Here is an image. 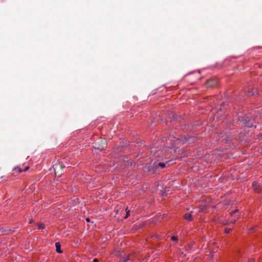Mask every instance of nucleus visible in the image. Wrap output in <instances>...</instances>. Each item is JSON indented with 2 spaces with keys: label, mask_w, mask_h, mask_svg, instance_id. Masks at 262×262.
<instances>
[{
  "label": "nucleus",
  "mask_w": 262,
  "mask_h": 262,
  "mask_svg": "<svg viewBox=\"0 0 262 262\" xmlns=\"http://www.w3.org/2000/svg\"><path fill=\"white\" fill-rule=\"evenodd\" d=\"M107 146V141L104 138H100L96 140L94 143V147L100 150H104Z\"/></svg>",
  "instance_id": "f257e3e1"
},
{
  "label": "nucleus",
  "mask_w": 262,
  "mask_h": 262,
  "mask_svg": "<svg viewBox=\"0 0 262 262\" xmlns=\"http://www.w3.org/2000/svg\"><path fill=\"white\" fill-rule=\"evenodd\" d=\"M251 117H252L250 116V118ZM239 120L242 122V125L244 127H250L253 126V123L251 122L249 116H239Z\"/></svg>",
  "instance_id": "f03ea898"
},
{
  "label": "nucleus",
  "mask_w": 262,
  "mask_h": 262,
  "mask_svg": "<svg viewBox=\"0 0 262 262\" xmlns=\"http://www.w3.org/2000/svg\"><path fill=\"white\" fill-rule=\"evenodd\" d=\"M53 167L54 169L55 175L60 177L62 174L64 166L63 163L58 161L53 165Z\"/></svg>",
  "instance_id": "7ed1b4c3"
},
{
  "label": "nucleus",
  "mask_w": 262,
  "mask_h": 262,
  "mask_svg": "<svg viewBox=\"0 0 262 262\" xmlns=\"http://www.w3.org/2000/svg\"><path fill=\"white\" fill-rule=\"evenodd\" d=\"M169 161H167L166 163H164V162L157 163V162H155L152 164V166H153V168H154L153 170H157L163 169L167 166V165L168 166L169 165Z\"/></svg>",
  "instance_id": "20e7f679"
},
{
  "label": "nucleus",
  "mask_w": 262,
  "mask_h": 262,
  "mask_svg": "<svg viewBox=\"0 0 262 262\" xmlns=\"http://www.w3.org/2000/svg\"><path fill=\"white\" fill-rule=\"evenodd\" d=\"M206 85L207 88H214L217 85V80L215 78L210 79L206 81Z\"/></svg>",
  "instance_id": "39448f33"
},
{
  "label": "nucleus",
  "mask_w": 262,
  "mask_h": 262,
  "mask_svg": "<svg viewBox=\"0 0 262 262\" xmlns=\"http://www.w3.org/2000/svg\"><path fill=\"white\" fill-rule=\"evenodd\" d=\"M184 219L188 221H191L192 220V217L191 213H186L184 215Z\"/></svg>",
  "instance_id": "423d86ee"
},
{
  "label": "nucleus",
  "mask_w": 262,
  "mask_h": 262,
  "mask_svg": "<svg viewBox=\"0 0 262 262\" xmlns=\"http://www.w3.org/2000/svg\"><path fill=\"white\" fill-rule=\"evenodd\" d=\"M56 250V252L58 253H61L62 252L61 250V245L60 243L57 242L55 243Z\"/></svg>",
  "instance_id": "0eeeda50"
},
{
  "label": "nucleus",
  "mask_w": 262,
  "mask_h": 262,
  "mask_svg": "<svg viewBox=\"0 0 262 262\" xmlns=\"http://www.w3.org/2000/svg\"><path fill=\"white\" fill-rule=\"evenodd\" d=\"M37 227L38 229H43L45 228V225L42 223H38Z\"/></svg>",
  "instance_id": "6e6552de"
},
{
  "label": "nucleus",
  "mask_w": 262,
  "mask_h": 262,
  "mask_svg": "<svg viewBox=\"0 0 262 262\" xmlns=\"http://www.w3.org/2000/svg\"><path fill=\"white\" fill-rule=\"evenodd\" d=\"M130 259L129 258V256H126L121 258V260L122 262H125L128 260H130Z\"/></svg>",
  "instance_id": "1a4fd4ad"
},
{
  "label": "nucleus",
  "mask_w": 262,
  "mask_h": 262,
  "mask_svg": "<svg viewBox=\"0 0 262 262\" xmlns=\"http://www.w3.org/2000/svg\"><path fill=\"white\" fill-rule=\"evenodd\" d=\"M16 170H18V171L19 172H20L22 171V170L20 168H19V167H15L14 169H13V171H16Z\"/></svg>",
  "instance_id": "9d476101"
},
{
  "label": "nucleus",
  "mask_w": 262,
  "mask_h": 262,
  "mask_svg": "<svg viewBox=\"0 0 262 262\" xmlns=\"http://www.w3.org/2000/svg\"><path fill=\"white\" fill-rule=\"evenodd\" d=\"M126 214L125 216L124 217V219L127 218L129 215V211L127 210V208L126 209Z\"/></svg>",
  "instance_id": "9b49d317"
},
{
  "label": "nucleus",
  "mask_w": 262,
  "mask_h": 262,
  "mask_svg": "<svg viewBox=\"0 0 262 262\" xmlns=\"http://www.w3.org/2000/svg\"><path fill=\"white\" fill-rule=\"evenodd\" d=\"M231 231H232V229L231 228H226L225 230V232L227 234L229 233Z\"/></svg>",
  "instance_id": "f8f14e48"
},
{
  "label": "nucleus",
  "mask_w": 262,
  "mask_h": 262,
  "mask_svg": "<svg viewBox=\"0 0 262 262\" xmlns=\"http://www.w3.org/2000/svg\"><path fill=\"white\" fill-rule=\"evenodd\" d=\"M11 230H10V229H7V230H4V231H2V232H3L4 234H8L10 232H11Z\"/></svg>",
  "instance_id": "ddd939ff"
},
{
  "label": "nucleus",
  "mask_w": 262,
  "mask_h": 262,
  "mask_svg": "<svg viewBox=\"0 0 262 262\" xmlns=\"http://www.w3.org/2000/svg\"><path fill=\"white\" fill-rule=\"evenodd\" d=\"M238 211V209H235L234 210L230 212V215L231 216H232L234 213H236Z\"/></svg>",
  "instance_id": "4468645a"
},
{
  "label": "nucleus",
  "mask_w": 262,
  "mask_h": 262,
  "mask_svg": "<svg viewBox=\"0 0 262 262\" xmlns=\"http://www.w3.org/2000/svg\"><path fill=\"white\" fill-rule=\"evenodd\" d=\"M243 262H255V260L253 259H249L248 260H247V259H245L243 260Z\"/></svg>",
  "instance_id": "2eb2a0df"
},
{
  "label": "nucleus",
  "mask_w": 262,
  "mask_h": 262,
  "mask_svg": "<svg viewBox=\"0 0 262 262\" xmlns=\"http://www.w3.org/2000/svg\"><path fill=\"white\" fill-rule=\"evenodd\" d=\"M171 239L173 241H176L177 240V237L173 236L171 237Z\"/></svg>",
  "instance_id": "dca6fc26"
},
{
  "label": "nucleus",
  "mask_w": 262,
  "mask_h": 262,
  "mask_svg": "<svg viewBox=\"0 0 262 262\" xmlns=\"http://www.w3.org/2000/svg\"><path fill=\"white\" fill-rule=\"evenodd\" d=\"M29 169V167H26L24 169V171H27Z\"/></svg>",
  "instance_id": "f3484780"
},
{
  "label": "nucleus",
  "mask_w": 262,
  "mask_h": 262,
  "mask_svg": "<svg viewBox=\"0 0 262 262\" xmlns=\"http://www.w3.org/2000/svg\"><path fill=\"white\" fill-rule=\"evenodd\" d=\"M93 261L94 262H98L99 260H98V259L97 258H95V259H93Z\"/></svg>",
  "instance_id": "a211bd4d"
},
{
  "label": "nucleus",
  "mask_w": 262,
  "mask_h": 262,
  "mask_svg": "<svg viewBox=\"0 0 262 262\" xmlns=\"http://www.w3.org/2000/svg\"><path fill=\"white\" fill-rule=\"evenodd\" d=\"M254 93H255V92H252L251 94L250 93V92H249V94H248V95H249H249H254Z\"/></svg>",
  "instance_id": "6ab92c4d"
},
{
  "label": "nucleus",
  "mask_w": 262,
  "mask_h": 262,
  "mask_svg": "<svg viewBox=\"0 0 262 262\" xmlns=\"http://www.w3.org/2000/svg\"><path fill=\"white\" fill-rule=\"evenodd\" d=\"M235 222H236V220H234V221H231V223L232 224H234Z\"/></svg>",
  "instance_id": "aec40b11"
},
{
  "label": "nucleus",
  "mask_w": 262,
  "mask_h": 262,
  "mask_svg": "<svg viewBox=\"0 0 262 262\" xmlns=\"http://www.w3.org/2000/svg\"><path fill=\"white\" fill-rule=\"evenodd\" d=\"M32 222H33L32 220H30V221H29V223H30V224H31Z\"/></svg>",
  "instance_id": "412c9836"
},
{
  "label": "nucleus",
  "mask_w": 262,
  "mask_h": 262,
  "mask_svg": "<svg viewBox=\"0 0 262 262\" xmlns=\"http://www.w3.org/2000/svg\"><path fill=\"white\" fill-rule=\"evenodd\" d=\"M86 222H90V219L87 218V219H86Z\"/></svg>",
  "instance_id": "4be33fe9"
},
{
  "label": "nucleus",
  "mask_w": 262,
  "mask_h": 262,
  "mask_svg": "<svg viewBox=\"0 0 262 262\" xmlns=\"http://www.w3.org/2000/svg\"><path fill=\"white\" fill-rule=\"evenodd\" d=\"M190 139H191V138H189V140L188 141L189 143H190Z\"/></svg>",
  "instance_id": "5701e85b"
},
{
  "label": "nucleus",
  "mask_w": 262,
  "mask_h": 262,
  "mask_svg": "<svg viewBox=\"0 0 262 262\" xmlns=\"http://www.w3.org/2000/svg\"><path fill=\"white\" fill-rule=\"evenodd\" d=\"M165 194H162V196H165Z\"/></svg>",
  "instance_id": "b1692460"
}]
</instances>
